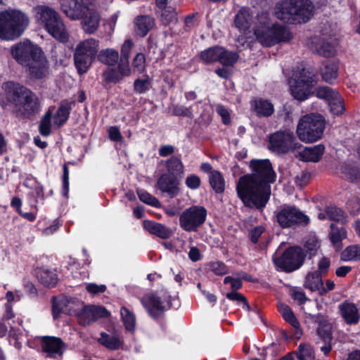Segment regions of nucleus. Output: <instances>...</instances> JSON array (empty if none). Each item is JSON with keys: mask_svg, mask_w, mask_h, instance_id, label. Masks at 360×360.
<instances>
[{"mask_svg": "<svg viewBox=\"0 0 360 360\" xmlns=\"http://www.w3.org/2000/svg\"><path fill=\"white\" fill-rule=\"evenodd\" d=\"M98 342L111 350H115L119 349L122 345V341L120 338L111 336L105 333L101 334V338L98 339Z\"/></svg>", "mask_w": 360, "mask_h": 360, "instance_id": "obj_37", "label": "nucleus"}, {"mask_svg": "<svg viewBox=\"0 0 360 360\" xmlns=\"http://www.w3.org/2000/svg\"><path fill=\"white\" fill-rule=\"evenodd\" d=\"M206 209L200 205H193L186 209L179 217V225L186 231H196L205 221Z\"/></svg>", "mask_w": 360, "mask_h": 360, "instance_id": "obj_14", "label": "nucleus"}, {"mask_svg": "<svg viewBox=\"0 0 360 360\" xmlns=\"http://www.w3.org/2000/svg\"><path fill=\"white\" fill-rule=\"evenodd\" d=\"M338 64L335 62H327L321 69L322 79L327 83L333 84L338 76Z\"/></svg>", "mask_w": 360, "mask_h": 360, "instance_id": "obj_32", "label": "nucleus"}, {"mask_svg": "<svg viewBox=\"0 0 360 360\" xmlns=\"http://www.w3.org/2000/svg\"><path fill=\"white\" fill-rule=\"evenodd\" d=\"M302 309L304 313L307 320L319 325L316 330L318 335L323 334L326 330V326H329L330 332H332V325L328 322L326 316L321 314H311L309 307L303 306Z\"/></svg>", "mask_w": 360, "mask_h": 360, "instance_id": "obj_26", "label": "nucleus"}, {"mask_svg": "<svg viewBox=\"0 0 360 360\" xmlns=\"http://www.w3.org/2000/svg\"><path fill=\"white\" fill-rule=\"evenodd\" d=\"M210 184L217 193L224 191L225 182L221 174L218 171H212L210 175Z\"/></svg>", "mask_w": 360, "mask_h": 360, "instance_id": "obj_43", "label": "nucleus"}, {"mask_svg": "<svg viewBox=\"0 0 360 360\" xmlns=\"http://www.w3.org/2000/svg\"><path fill=\"white\" fill-rule=\"evenodd\" d=\"M41 49L28 39L20 41L11 47V53L16 62L25 66L42 53Z\"/></svg>", "mask_w": 360, "mask_h": 360, "instance_id": "obj_15", "label": "nucleus"}, {"mask_svg": "<svg viewBox=\"0 0 360 360\" xmlns=\"http://www.w3.org/2000/svg\"><path fill=\"white\" fill-rule=\"evenodd\" d=\"M311 44L314 51L324 57L333 56L336 53L335 47L324 39L314 38Z\"/></svg>", "mask_w": 360, "mask_h": 360, "instance_id": "obj_29", "label": "nucleus"}, {"mask_svg": "<svg viewBox=\"0 0 360 360\" xmlns=\"http://www.w3.org/2000/svg\"><path fill=\"white\" fill-rule=\"evenodd\" d=\"M186 185L191 189H197L200 185V178L195 175L191 174L187 176L186 179Z\"/></svg>", "mask_w": 360, "mask_h": 360, "instance_id": "obj_62", "label": "nucleus"}, {"mask_svg": "<svg viewBox=\"0 0 360 360\" xmlns=\"http://www.w3.org/2000/svg\"><path fill=\"white\" fill-rule=\"evenodd\" d=\"M7 98L14 105L18 116H28L39 110L37 96L27 87L13 82L4 84Z\"/></svg>", "mask_w": 360, "mask_h": 360, "instance_id": "obj_4", "label": "nucleus"}, {"mask_svg": "<svg viewBox=\"0 0 360 360\" xmlns=\"http://www.w3.org/2000/svg\"><path fill=\"white\" fill-rule=\"evenodd\" d=\"M226 297L230 300L236 301L238 302L243 303V307L245 308H246L247 309H249V306L247 304L245 297L240 293H238L236 291L232 290L231 292H228L226 294Z\"/></svg>", "mask_w": 360, "mask_h": 360, "instance_id": "obj_57", "label": "nucleus"}, {"mask_svg": "<svg viewBox=\"0 0 360 360\" xmlns=\"http://www.w3.org/2000/svg\"><path fill=\"white\" fill-rule=\"evenodd\" d=\"M211 270L217 275H224L228 272L227 267L221 262H213L210 263Z\"/></svg>", "mask_w": 360, "mask_h": 360, "instance_id": "obj_59", "label": "nucleus"}, {"mask_svg": "<svg viewBox=\"0 0 360 360\" xmlns=\"http://www.w3.org/2000/svg\"><path fill=\"white\" fill-rule=\"evenodd\" d=\"M173 114L177 116L191 117L192 113L189 108L184 105H176L173 108Z\"/></svg>", "mask_w": 360, "mask_h": 360, "instance_id": "obj_64", "label": "nucleus"}, {"mask_svg": "<svg viewBox=\"0 0 360 360\" xmlns=\"http://www.w3.org/2000/svg\"><path fill=\"white\" fill-rule=\"evenodd\" d=\"M278 310L283 318L288 322L295 329L300 328V323L295 316L292 309L288 305L283 303H279L278 305Z\"/></svg>", "mask_w": 360, "mask_h": 360, "instance_id": "obj_35", "label": "nucleus"}, {"mask_svg": "<svg viewBox=\"0 0 360 360\" xmlns=\"http://www.w3.org/2000/svg\"><path fill=\"white\" fill-rule=\"evenodd\" d=\"M165 165L167 171V174H172L178 177H180L184 174V165L177 157H172L166 160Z\"/></svg>", "mask_w": 360, "mask_h": 360, "instance_id": "obj_34", "label": "nucleus"}, {"mask_svg": "<svg viewBox=\"0 0 360 360\" xmlns=\"http://www.w3.org/2000/svg\"><path fill=\"white\" fill-rule=\"evenodd\" d=\"M133 46V42L131 39H127L124 42L121 48V58L129 59L130 51Z\"/></svg>", "mask_w": 360, "mask_h": 360, "instance_id": "obj_63", "label": "nucleus"}, {"mask_svg": "<svg viewBox=\"0 0 360 360\" xmlns=\"http://www.w3.org/2000/svg\"><path fill=\"white\" fill-rule=\"evenodd\" d=\"M303 285L312 292H319L323 285L322 276L314 271L308 272L304 277Z\"/></svg>", "mask_w": 360, "mask_h": 360, "instance_id": "obj_31", "label": "nucleus"}, {"mask_svg": "<svg viewBox=\"0 0 360 360\" xmlns=\"http://www.w3.org/2000/svg\"><path fill=\"white\" fill-rule=\"evenodd\" d=\"M276 220L282 228H290L297 225H307L309 218L294 205H283L277 211Z\"/></svg>", "mask_w": 360, "mask_h": 360, "instance_id": "obj_12", "label": "nucleus"}, {"mask_svg": "<svg viewBox=\"0 0 360 360\" xmlns=\"http://www.w3.org/2000/svg\"><path fill=\"white\" fill-rule=\"evenodd\" d=\"M119 58L118 52L114 49L103 50L98 54L99 60L108 65H115Z\"/></svg>", "mask_w": 360, "mask_h": 360, "instance_id": "obj_41", "label": "nucleus"}, {"mask_svg": "<svg viewBox=\"0 0 360 360\" xmlns=\"http://www.w3.org/2000/svg\"><path fill=\"white\" fill-rule=\"evenodd\" d=\"M347 209L349 212L356 214L360 212V198L359 197H353L347 203Z\"/></svg>", "mask_w": 360, "mask_h": 360, "instance_id": "obj_58", "label": "nucleus"}, {"mask_svg": "<svg viewBox=\"0 0 360 360\" xmlns=\"http://www.w3.org/2000/svg\"><path fill=\"white\" fill-rule=\"evenodd\" d=\"M141 302L150 316L158 319L170 308V295L165 290L147 293L141 297Z\"/></svg>", "mask_w": 360, "mask_h": 360, "instance_id": "obj_10", "label": "nucleus"}, {"mask_svg": "<svg viewBox=\"0 0 360 360\" xmlns=\"http://www.w3.org/2000/svg\"><path fill=\"white\" fill-rule=\"evenodd\" d=\"M313 8L311 0H281L276 4L274 14L284 22L301 24L310 19Z\"/></svg>", "mask_w": 360, "mask_h": 360, "instance_id": "obj_3", "label": "nucleus"}, {"mask_svg": "<svg viewBox=\"0 0 360 360\" xmlns=\"http://www.w3.org/2000/svg\"><path fill=\"white\" fill-rule=\"evenodd\" d=\"M326 214L328 219L330 220L337 221H343L344 220L343 211L336 207H328L326 209Z\"/></svg>", "mask_w": 360, "mask_h": 360, "instance_id": "obj_53", "label": "nucleus"}, {"mask_svg": "<svg viewBox=\"0 0 360 360\" xmlns=\"http://www.w3.org/2000/svg\"><path fill=\"white\" fill-rule=\"evenodd\" d=\"M30 20L23 12L7 9L0 12V39L12 41L20 37L28 27Z\"/></svg>", "mask_w": 360, "mask_h": 360, "instance_id": "obj_6", "label": "nucleus"}, {"mask_svg": "<svg viewBox=\"0 0 360 360\" xmlns=\"http://www.w3.org/2000/svg\"><path fill=\"white\" fill-rule=\"evenodd\" d=\"M146 57L142 53L136 55L132 62L133 69L139 73L143 72L145 70Z\"/></svg>", "mask_w": 360, "mask_h": 360, "instance_id": "obj_54", "label": "nucleus"}, {"mask_svg": "<svg viewBox=\"0 0 360 360\" xmlns=\"http://www.w3.org/2000/svg\"><path fill=\"white\" fill-rule=\"evenodd\" d=\"M297 356L298 360H314V350L309 345H300Z\"/></svg>", "mask_w": 360, "mask_h": 360, "instance_id": "obj_51", "label": "nucleus"}, {"mask_svg": "<svg viewBox=\"0 0 360 360\" xmlns=\"http://www.w3.org/2000/svg\"><path fill=\"white\" fill-rule=\"evenodd\" d=\"M253 25L254 35L263 46L270 47L292 39L289 29L286 26L273 22L266 11L258 13Z\"/></svg>", "mask_w": 360, "mask_h": 360, "instance_id": "obj_2", "label": "nucleus"}, {"mask_svg": "<svg viewBox=\"0 0 360 360\" xmlns=\"http://www.w3.org/2000/svg\"><path fill=\"white\" fill-rule=\"evenodd\" d=\"M137 194L140 200L146 204L156 207L160 205V201L155 196L152 195L151 194H150L149 193L144 190H137Z\"/></svg>", "mask_w": 360, "mask_h": 360, "instance_id": "obj_48", "label": "nucleus"}, {"mask_svg": "<svg viewBox=\"0 0 360 360\" xmlns=\"http://www.w3.org/2000/svg\"><path fill=\"white\" fill-rule=\"evenodd\" d=\"M290 295L292 299L298 302L300 305L309 307L314 306L315 303L308 299L304 292L298 288H293L290 290Z\"/></svg>", "mask_w": 360, "mask_h": 360, "instance_id": "obj_40", "label": "nucleus"}, {"mask_svg": "<svg viewBox=\"0 0 360 360\" xmlns=\"http://www.w3.org/2000/svg\"><path fill=\"white\" fill-rule=\"evenodd\" d=\"M161 14V20L164 23H169L176 20V12L172 8H163Z\"/></svg>", "mask_w": 360, "mask_h": 360, "instance_id": "obj_56", "label": "nucleus"}, {"mask_svg": "<svg viewBox=\"0 0 360 360\" xmlns=\"http://www.w3.org/2000/svg\"><path fill=\"white\" fill-rule=\"evenodd\" d=\"M98 49V41L93 38L79 43L75 49L74 60L78 72L84 73L89 68Z\"/></svg>", "mask_w": 360, "mask_h": 360, "instance_id": "obj_9", "label": "nucleus"}, {"mask_svg": "<svg viewBox=\"0 0 360 360\" xmlns=\"http://www.w3.org/2000/svg\"><path fill=\"white\" fill-rule=\"evenodd\" d=\"M315 82L316 76L303 69L299 75H295L289 81L291 95L298 101L307 99Z\"/></svg>", "mask_w": 360, "mask_h": 360, "instance_id": "obj_11", "label": "nucleus"}, {"mask_svg": "<svg viewBox=\"0 0 360 360\" xmlns=\"http://www.w3.org/2000/svg\"><path fill=\"white\" fill-rule=\"evenodd\" d=\"M52 112L49 110L42 117L39 126L40 134L44 136L50 135L51 130Z\"/></svg>", "mask_w": 360, "mask_h": 360, "instance_id": "obj_47", "label": "nucleus"}, {"mask_svg": "<svg viewBox=\"0 0 360 360\" xmlns=\"http://www.w3.org/2000/svg\"><path fill=\"white\" fill-rule=\"evenodd\" d=\"M251 107L259 117H269L274 112L273 103L267 99L255 98L250 101Z\"/></svg>", "mask_w": 360, "mask_h": 360, "instance_id": "obj_24", "label": "nucleus"}, {"mask_svg": "<svg viewBox=\"0 0 360 360\" xmlns=\"http://www.w3.org/2000/svg\"><path fill=\"white\" fill-rule=\"evenodd\" d=\"M117 71L120 73L122 77H128L131 75V68L129 65L128 59H120V62L118 65Z\"/></svg>", "mask_w": 360, "mask_h": 360, "instance_id": "obj_60", "label": "nucleus"}, {"mask_svg": "<svg viewBox=\"0 0 360 360\" xmlns=\"http://www.w3.org/2000/svg\"><path fill=\"white\" fill-rule=\"evenodd\" d=\"M37 274L39 281L45 286L53 287L58 282V276L55 271L41 268L37 271Z\"/></svg>", "mask_w": 360, "mask_h": 360, "instance_id": "obj_33", "label": "nucleus"}, {"mask_svg": "<svg viewBox=\"0 0 360 360\" xmlns=\"http://www.w3.org/2000/svg\"><path fill=\"white\" fill-rule=\"evenodd\" d=\"M65 300L54 302L53 304V316L56 319L58 318L61 312L75 315L77 317L78 322L82 326H88L96 321L99 318L107 317L108 311L101 306H85L82 309H75V304L68 302L65 305Z\"/></svg>", "mask_w": 360, "mask_h": 360, "instance_id": "obj_7", "label": "nucleus"}, {"mask_svg": "<svg viewBox=\"0 0 360 360\" xmlns=\"http://www.w3.org/2000/svg\"><path fill=\"white\" fill-rule=\"evenodd\" d=\"M341 317L347 325H356L360 319L359 309L355 304L345 300L338 306Z\"/></svg>", "mask_w": 360, "mask_h": 360, "instance_id": "obj_21", "label": "nucleus"}, {"mask_svg": "<svg viewBox=\"0 0 360 360\" xmlns=\"http://www.w3.org/2000/svg\"><path fill=\"white\" fill-rule=\"evenodd\" d=\"M340 258L345 262L360 260V245L348 246L342 252Z\"/></svg>", "mask_w": 360, "mask_h": 360, "instance_id": "obj_39", "label": "nucleus"}, {"mask_svg": "<svg viewBox=\"0 0 360 360\" xmlns=\"http://www.w3.org/2000/svg\"><path fill=\"white\" fill-rule=\"evenodd\" d=\"M328 105L330 106L331 112L334 115H340L345 110L343 100L340 94H338V98H335L334 100L332 99L330 102H328Z\"/></svg>", "mask_w": 360, "mask_h": 360, "instance_id": "obj_52", "label": "nucleus"}, {"mask_svg": "<svg viewBox=\"0 0 360 360\" xmlns=\"http://www.w3.org/2000/svg\"><path fill=\"white\" fill-rule=\"evenodd\" d=\"M216 111L221 117L223 123L227 124L231 122V117L229 112L221 104H218L216 106Z\"/></svg>", "mask_w": 360, "mask_h": 360, "instance_id": "obj_61", "label": "nucleus"}, {"mask_svg": "<svg viewBox=\"0 0 360 360\" xmlns=\"http://www.w3.org/2000/svg\"><path fill=\"white\" fill-rule=\"evenodd\" d=\"M252 22V12L248 7L240 8L234 18V25L240 31L249 30Z\"/></svg>", "mask_w": 360, "mask_h": 360, "instance_id": "obj_25", "label": "nucleus"}, {"mask_svg": "<svg viewBox=\"0 0 360 360\" xmlns=\"http://www.w3.org/2000/svg\"><path fill=\"white\" fill-rule=\"evenodd\" d=\"M200 58L205 63L219 61L224 65H233L238 59L236 52L228 51L221 46L209 48L201 52Z\"/></svg>", "mask_w": 360, "mask_h": 360, "instance_id": "obj_17", "label": "nucleus"}, {"mask_svg": "<svg viewBox=\"0 0 360 360\" xmlns=\"http://www.w3.org/2000/svg\"><path fill=\"white\" fill-rule=\"evenodd\" d=\"M150 86V82L147 77L144 79H137L134 81V87L136 92L139 94H143L148 91Z\"/></svg>", "mask_w": 360, "mask_h": 360, "instance_id": "obj_55", "label": "nucleus"}, {"mask_svg": "<svg viewBox=\"0 0 360 360\" xmlns=\"http://www.w3.org/2000/svg\"><path fill=\"white\" fill-rule=\"evenodd\" d=\"M41 345L43 350L49 357H55L56 355L62 356L66 349V345L63 340L56 337L44 338Z\"/></svg>", "mask_w": 360, "mask_h": 360, "instance_id": "obj_22", "label": "nucleus"}, {"mask_svg": "<svg viewBox=\"0 0 360 360\" xmlns=\"http://www.w3.org/2000/svg\"><path fill=\"white\" fill-rule=\"evenodd\" d=\"M250 167L252 173L239 178L236 191L245 206L262 208L269 200L276 174L269 160H252Z\"/></svg>", "mask_w": 360, "mask_h": 360, "instance_id": "obj_1", "label": "nucleus"}, {"mask_svg": "<svg viewBox=\"0 0 360 360\" xmlns=\"http://www.w3.org/2000/svg\"><path fill=\"white\" fill-rule=\"evenodd\" d=\"M179 179L177 176L166 173L160 176L156 186L162 193L174 198L179 193Z\"/></svg>", "mask_w": 360, "mask_h": 360, "instance_id": "obj_20", "label": "nucleus"}, {"mask_svg": "<svg viewBox=\"0 0 360 360\" xmlns=\"http://www.w3.org/2000/svg\"><path fill=\"white\" fill-rule=\"evenodd\" d=\"M330 228L331 231L330 235L331 242L337 248H339L340 246L341 241L347 237V231L344 228H339L334 224H331Z\"/></svg>", "mask_w": 360, "mask_h": 360, "instance_id": "obj_44", "label": "nucleus"}, {"mask_svg": "<svg viewBox=\"0 0 360 360\" xmlns=\"http://www.w3.org/2000/svg\"><path fill=\"white\" fill-rule=\"evenodd\" d=\"M35 22L58 41L65 43L69 39V33L60 14L53 8L39 5L33 8Z\"/></svg>", "mask_w": 360, "mask_h": 360, "instance_id": "obj_5", "label": "nucleus"}, {"mask_svg": "<svg viewBox=\"0 0 360 360\" xmlns=\"http://www.w3.org/2000/svg\"><path fill=\"white\" fill-rule=\"evenodd\" d=\"M69 110L65 105H60L56 112L52 115V120L53 124L58 127L62 126L68 120L69 117Z\"/></svg>", "mask_w": 360, "mask_h": 360, "instance_id": "obj_45", "label": "nucleus"}, {"mask_svg": "<svg viewBox=\"0 0 360 360\" xmlns=\"http://www.w3.org/2000/svg\"><path fill=\"white\" fill-rule=\"evenodd\" d=\"M143 227L149 233L156 235L161 238H168L172 234V232L169 229L161 224L153 221H144Z\"/></svg>", "mask_w": 360, "mask_h": 360, "instance_id": "obj_30", "label": "nucleus"}, {"mask_svg": "<svg viewBox=\"0 0 360 360\" xmlns=\"http://www.w3.org/2000/svg\"><path fill=\"white\" fill-rule=\"evenodd\" d=\"M339 93L329 86H320L316 91V96L321 99L330 102L332 99L338 98Z\"/></svg>", "mask_w": 360, "mask_h": 360, "instance_id": "obj_46", "label": "nucleus"}, {"mask_svg": "<svg viewBox=\"0 0 360 360\" xmlns=\"http://www.w3.org/2000/svg\"><path fill=\"white\" fill-rule=\"evenodd\" d=\"M105 81L108 83L116 84L122 79L120 73L115 69L108 68L103 73Z\"/></svg>", "mask_w": 360, "mask_h": 360, "instance_id": "obj_49", "label": "nucleus"}, {"mask_svg": "<svg viewBox=\"0 0 360 360\" xmlns=\"http://www.w3.org/2000/svg\"><path fill=\"white\" fill-rule=\"evenodd\" d=\"M324 117L317 113L302 116L297 127V134L302 141L315 142L320 139L325 128Z\"/></svg>", "mask_w": 360, "mask_h": 360, "instance_id": "obj_8", "label": "nucleus"}, {"mask_svg": "<svg viewBox=\"0 0 360 360\" xmlns=\"http://www.w3.org/2000/svg\"><path fill=\"white\" fill-rule=\"evenodd\" d=\"M134 23L136 33L144 37L155 26V20L150 15H139L135 18Z\"/></svg>", "mask_w": 360, "mask_h": 360, "instance_id": "obj_28", "label": "nucleus"}, {"mask_svg": "<svg viewBox=\"0 0 360 360\" xmlns=\"http://www.w3.org/2000/svg\"><path fill=\"white\" fill-rule=\"evenodd\" d=\"M82 18H83L82 21V28L86 33H94L98 29L100 23V15L96 11L90 8L89 5L87 6L85 13Z\"/></svg>", "mask_w": 360, "mask_h": 360, "instance_id": "obj_23", "label": "nucleus"}, {"mask_svg": "<svg viewBox=\"0 0 360 360\" xmlns=\"http://www.w3.org/2000/svg\"><path fill=\"white\" fill-rule=\"evenodd\" d=\"M25 67L30 77L34 79H42L49 72L48 61L43 52Z\"/></svg>", "mask_w": 360, "mask_h": 360, "instance_id": "obj_19", "label": "nucleus"}, {"mask_svg": "<svg viewBox=\"0 0 360 360\" xmlns=\"http://www.w3.org/2000/svg\"><path fill=\"white\" fill-rule=\"evenodd\" d=\"M120 316L124 327L128 331H133L136 326L134 314L125 307L120 308Z\"/></svg>", "mask_w": 360, "mask_h": 360, "instance_id": "obj_36", "label": "nucleus"}, {"mask_svg": "<svg viewBox=\"0 0 360 360\" xmlns=\"http://www.w3.org/2000/svg\"><path fill=\"white\" fill-rule=\"evenodd\" d=\"M305 258L303 250L298 247L287 249L280 257H274V264L285 272L294 271L302 265Z\"/></svg>", "mask_w": 360, "mask_h": 360, "instance_id": "obj_13", "label": "nucleus"}, {"mask_svg": "<svg viewBox=\"0 0 360 360\" xmlns=\"http://www.w3.org/2000/svg\"><path fill=\"white\" fill-rule=\"evenodd\" d=\"M89 0H60V9L71 20H79L85 13Z\"/></svg>", "mask_w": 360, "mask_h": 360, "instance_id": "obj_18", "label": "nucleus"}, {"mask_svg": "<svg viewBox=\"0 0 360 360\" xmlns=\"http://www.w3.org/2000/svg\"><path fill=\"white\" fill-rule=\"evenodd\" d=\"M316 265L318 270L316 271L320 274V275L322 276H326L328 274L330 266V259L324 255H321L320 257H319L316 262Z\"/></svg>", "mask_w": 360, "mask_h": 360, "instance_id": "obj_50", "label": "nucleus"}, {"mask_svg": "<svg viewBox=\"0 0 360 360\" xmlns=\"http://www.w3.org/2000/svg\"><path fill=\"white\" fill-rule=\"evenodd\" d=\"M323 152L324 146L320 144L314 147L305 148L298 152L295 156L304 162H318L323 155Z\"/></svg>", "mask_w": 360, "mask_h": 360, "instance_id": "obj_27", "label": "nucleus"}, {"mask_svg": "<svg viewBox=\"0 0 360 360\" xmlns=\"http://www.w3.org/2000/svg\"><path fill=\"white\" fill-rule=\"evenodd\" d=\"M342 173L351 181L360 180V169L354 164H345L341 167Z\"/></svg>", "mask_w": 360, "mask_h": 360, "instance_id": "obj_42", "label": "nucleus"}, {"mask_svg": "<svg viewBox=\"0 0 360 360\" xmlns=\"http://www.w3.org/2000/svg\"><path fill=\"white\" fill-rule=\"evenodd\" d=\"M269 148L277 153H286L295 151L301 145L296 141V138L292 131H280L270 136Z\"/></svg>", "mask_w": 360, "mask_h": 360, "instance_id": "obj_16", "label": "nucleus"}, {"mask_svg": "<svg viewBox=\"0 0 360 360\" xmlns=\"http://www.w3.org/2000/svg\"><path fill=\"white\" fill-rule=\"evenodd\" d=\"M320 338L319 344H321L320 346V350L325 354H328L332 349L331 341L333 340L332 332H330L329 326H326V330L323 334L318 335Z\"/></svg>", "mask_w": 360, "mask_h": 360, "instance_id": "obj_38", "label": "nucleus"}]
</instances>
